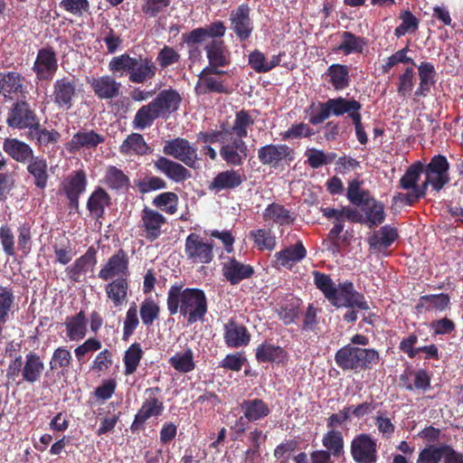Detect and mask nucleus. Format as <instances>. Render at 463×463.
<instances>
[{
  "mask_svg": "<svg viewBox=\"0 0 463 463\" xmlns=\"http://www.w3.org/2000/svg\"><path fill=\"white\" fill-rule=\"evenodd\" d=\"M44 369V364L36 354L30 353L25 356V362L23 363L22 376L23 380L33 383L37 382Z\"/></svg>",
  "mask_w": 463,
  "mask_h": 463,
  "instance_id": "obj_27",
  "label": "nucleus"
},
{
  "mask_svg": "<svg viewBox=\"0 0 463 463\" xmlns=\"http://www.w3.org/2000/svg\"><path fill=\"white\" fill-rule=\"evenodd\" d=\"M242 183L241 175L234 170L219 173L209 184V189L216 193L222 190L233 189Z\"/></svg>",
  "mask_w": 463,
  "mask_h": 463,
  "instance_id": "obj_25",
  "label": "nucleus"
},
{
  "mask_svg": "<svg viewBox=\"0 0 463 463\" xmlns=\"http://www.w3.org/2000/svg\"><path fill=\"white\" fill-rule=\"evenodd\" d=\"M185 254L194 263H210L213 260V245L205 242L198 234L191 233L185 240Z\"/></svg>",
  "mask_w": 463,
  "mask_h": 463,
  "instance_id": "obj_7",
  "label": "nucleus"
},
{
  "mask_svg": "<svg viewBox=\"0 0 463 463\" xmlns=\"http://www.w3.org/2000/svg\"><path fill=\"white\" fill-rule=\"evenodd\" d=\"M71 358V354L68 349L64 347H59L54 350L52 354L50 361V369L57 370L60 368H68L70 366Z\"/></svg>",
  "mask_w": 463,
  "mask_h": 463,
  "instance_id": "obj_54",
  "label": "nucleus"
},
{
  "mask_svg": "<svg viewBox=\"0 0 463 463\" xmlns=\"http://www.w3.org/2000/svg\"><path fill=\"white\" fill-rule=\"evenodd\" d=\"M158 110L155 108L152 102L141 107L136 113L133 127L137 129H144L150 127L153 122L160 118Z\"/></svg>",
  "mask_w": 463,
  "mask_h": 463,
  "instance_id": "obj_34",
  "label": "nucleus"
},
{
  "mask_svg": "<svg viewBox=\"0 0 463 463\" xmlns=\"http://www.w3.org/2000/svg\"><path fill=\"white\" fill-rule=\"evenodd\" d=\"M60 6L73 15L81 16L83 12L89 11L90 3L88 0H61Z\"/></svg>",
  "mask_w": 463,
  "mask_h": 463,
  "instance_id": "obj_64",
  "label": "nucleus"
},
{
  "mask_svg": "<svg viewBox=\"0 0 463 463\" xmlns=\"http://www.w3.org/2000/svg\"><path fill=\"white\" fill-rule=\"evenodd\" d=\"M163 151L165 155L173 156L189 167L195 168L196 166L198 161L197 148L184 138L177 137L166 141Z\"/></svg>",
  "mask_w": 463,
  "mask_h": 463,
  "instance_id": "obj_5",
  "label": "nucleus"
},
{
  "mask_svg": "<svg viewBox=\"0 0 463 463\" xmlns=\"http://www.w3.org/2000/svg\"><path fill=\"white\" fill-rule=\"evenodd\" d=\"M159 314V307L151 298L146 299L140 307V316L143 324L150 326L154 320L157 318Z\"/></svg>",
  "mask_w": 463,
  "mask_h": 463,
  "instance_id": "obj_56",
  "label": "nucleus"
},
{
  "mask_svg": "<svg viewBox=\"0 0 463 463\" xmlns=\"http://www.w3.org/2000/svg\"><path fill=\"white\" fill-rule=\"evenodd\" d=\"M343 444V437L339 431H328L323 438V445L335 456L342 453Z\"/></svg>",
  "mask_w": 463,
  "mask_h": 463,
  "instance_id": "obj_55",
  "label": "nucleus"
},
{
  "mask_svg": "<svg viewBox=\"0 0 463 463\" xmlns=\"http://www.w3.org/2000/svg\"><path fill=\"white\" fill-rule=\"evenodd\" d=\"M397 237L396 229L385 225L369 237L368 243L372 249L382 250L389 247Z\"/></svg>",
  "mask_w": 463,
  "mask_h": 463,
  "instance_id": "obj_30",
  "label": "nucleus"
},
{
  "mask_svg": "<svg viewBox=\"0 0 463 463\" xmlns=\"http://www.w3.org/2000/svg\"><path fill=\"white\" fill-rule=\"evenodd\" d=\"M169 363L180 373H188L194 369V355L191 349L175 354L170 358Z\"/></svg>",
  "mask_w": 463,
  "mask_h": 463,
  "instance_id": "obj_46",
  "label": "nucleus"
},
{
  "mask_svg": "<svg viewBox=\"0 0 463 463\" xmlns=\"http://www.w3.org/2000/svg\"><path fill=\"white\" fill-rule=\"evenodd\" d=\"M33 69L40 80H48L53 77L58 69V61L52 48L39 50Z\"/></svg>",
  "mask_w": 463,
  "mask_h": 463,
  "instance_id": "obj_8",
  "label": "nucleus"
},
{
  "mask_svg": "<svg viewBox=\"0 0 463 463\" xmlns=\"http://www.w3.org/2000/svg\"><path fill=\"white\" fill-rule=\"evenodd\" d=\"M181 101L180 95L173 90L161 91L156 98L151 101L161 117L172 113L178 109Z\"/></svg>",
  "mask_w": 463,
  "mask_h": 463,
  "instance_id": "obj_21",
  "label": "nucleus"
},
{
  "mask_svg": "<svg viewBox=\"0 0 463 463\" xmlns=\"http://www.w3.org/2000/svg\"><path fill=\"white\" fill-rule=\"evenodd\" d=\"M423 173L426 175V179L420 185V189L424 191V194H426V190L430 184L432 185L436 191H439L449 181V174L433 172L425 168Z\"/></svg>",
  "mask_w": 463,
  "mask_h": 463,
  "instance_id": "obj_50",
  "label": "nucleus"
},
{
  "mask_svg": "<svg viewBox=\"0 0 463 463\" xmlns=\"http://www.w3.org/2000/svg\"><path fill=\"white\" fill-rule=\"evenodd\" d=\"M256 358L260 363H281L286 360L287 354L280 346L264 343L256 349Z\"/></svg>",
  "mask_w": 463,
  "mask_h": 463,
  "instance_id": "obj_32",
  "label": "nucleus"
},
{
  "mask_svg": "<svg viewBox=\"0 0 463 463\" xmlns=\"http://www.w3.org/2000/svg\"><path fill=\"white\" fill-rule=\"evenodd\" d=\"M231 28L240 40H247L251 32L252 25L250 18V7L241 5L231 13Z\"/></svg>",
  "mask_w": 463,
  "mask_h": 463,
  "instance_id": "obj_12",
  "label": "nucleus"
},
{
  "mask_svg": "<svg viewBox=\"0 0 463 463\" xmlns=\"http://www.w3.org/2000/svg\"><path fill=\"white\" fill-rule=\"evenodd\" d=\"M420 87L415 91L416 96H424L429 91L435 75L434 66L429 62H422L419 66Z\"/></svg>",
  "mask_w": 463,
  "mask_h": 463,
  "instance_id": "obj_45",
  "label": "nucleus"
},
{
  "mask_svg": "<svg viewBox=\"0 0 463 463\" xmlns=\"http://www.w3.org/2000/svg\"><path fill=\"white\" fill-rule=\"evenodd\" d=\"M4 150L15 161L24 163L33 157V150L29 145L16 138H6Z\"/></svg>",
  "mask_w": 463,
  "mask_h": 463,
  "instance_id": "obj_28",
  "label": "nucleus"
},
{
  "mask_svg": "<svg viewBox=\"0 0 463 463\" xmlns=\"http://www.w3.org/2000/svg\"><path fill=\"white\" fill-rule=\"evenodd\" d=\"M142 222L145 228L146 238L156 240L161 233V226L165 222V218L154 210L146 207L142 213Z\"/></svg>",
  "mask_w": 463,
  "mask_h": 463,
  "instance_id": "obj_20",
  "label": "nucleus"
},
{
  "mask_svg": "<svg viewBox=\"0 0 463 463\" xmlns=\"http://www.w3.org/2000/svg\"><path fill=\"white\" fill-rule=\"evenodd\" d=\"M28 137L31 139H36L39 145L47 146L49 144L57 143L61 135L56 130H48L41 128L38 122L36 126L28 132Z\"/></svg>",
  "mask_w": 463,
  "mask_h": 463,
  "instance_id": "obj_42",
  "label": "nucleus"
},
{
  "mask_svg": "<svg viewBox=\"0 0 463 463\" xmlns=\"http://www.w3.org/2000/svg\"><path fill=\"white\" fill-rule=\"evenodd\" d=\"M128 273V258L123 250L111 256L105 267L100 269L99 277L109 280L117 276H126Z\"/></svg>",
  "mask_w": 463,
  "mask_h": 463,
  "instance_id": "obj_13",
  "label": "nucleus"
},
{
  "mask_svg": "<svg viewBox=\"0 0 463 463\" xmlns=\"http://www.w3.org/2000/svg\"><path fill=\"white\" fill-rule=\"evenodd\" d=\"M293 150L287 145H267L258 150L259 160L263 165L278 166L283 160H292Z\"/></svg>",
  "mask_w": 463,
  "mask_h": 463,
  "instance_id": "obj_10",
  "label": "nucleus"
},
{
  "mask_svg": "<svg viewBox=\"0 0 463 463\" xmlns=\"http://www.w3.org/2000/svg\"><path fill=\"white\" fill-rule=\"evenodd\" d=\"M67 335L72 341L82 339L87 333L86 317L80 311L74 317H68L65 322Z\"/></svg>",
  "mask_w": 463,
  "mask_h": 463,
  "instance_id": "obj_31",
  "label": "nucleus"
},
{
  "mask_svg": "<svg viewBox=\"0 0 463 463\" xmlns=\"http://www.w3.org/2000/svg\"><path fill=\"white\" fill-rule=\"evenodd\" d=\"M148 151L149 146L138 133L129 135L120 146V152L124 155H146Z\"/></svg>",
  "mask_w": 463,
  "mask_h": 463,
  "instance_id": "obj_33",
  "label": "nucleus"
},
{
  "mask_svg": "<svg viewBox=\"0 0 463 463\" xmlns=\"http://www.w3.org/2000/svg\"><path fill=\"white\" fill-rule=\"evenodd\" d=\"M352 455L357 463H375L376 444L366 434H361L352 442Z\"/></svg>",
  "mask_w": 463,
  "mask_h": 463,
  "instance_id": "obj_9",
  "label": "nucleus"
},
{
  "mask_svg": "<svg viewBox=\"0 0 463 463\" xmlns=\"http://www.w3.org/2000/svg\"><path fill=\"white\" fill-rule=\"evenodd\" d=\"M163 402L158 399L150 396L146 399L135 417V420L131 426L133 430L137 429L138 425H142L151 417H156L163 411Z\"/></svg>",
  "mask_w": 463,
  "mask_h": 463,
  "instance_id": "obj_26",
  "label": "nucleus"
},
{
  "mask_svg": "<svg viewBox=\"0 0 463 463\" xmlns=\"http://www.w3.org/2000/svg\"><path fill=\"white\" fill-rule=\"evenodd\" d=\"M424 172V165L421 162H416L411 165L402 176L400 180V185L404 190L411 189L414 191L415 188H420V185L417 184L420 174Z\"/></svg>",
  "mask_w": 463,
  "mask_h": 463,
  "instance_id": "obj_39",
  "label": "nucleus"
},
{
  "mask_svg": "<svg viewBox=\"0 0 463 463\" xmlns=\"http://www.w3.org/2000/svg\"><path fill=\"white\" fill-rule=\"evenodd\" d=\"M346 195L348 200L355 205H360L366 199L371 197L367 192L361 188L360 182L356 180L349 183Z\"/></svg>",
  "mask_w": 463,
  "mask_h": 463,
  "instance_id": "obj_62",
  "label": "nucleus"
},
{
  "mask_svg": "<svg viewBox=\"0 0 463 463\" xmlns=\"http://www.w3.org/2000/svg\"><path fill=\"white\" fill-rule=\"evenodd\" d=\"M314 282L318 289H320L324 296L329 299L333 297L335 287L329 276L320 273L319 271H313Z\"/></svg>",
  "mask_w": 463,
  "mask_h": 463,
  "instance_id": "obj_58",
  "label": "nucleus"
},
{
  "mask_svg": "<svg viewBox=\"0 0 463 463\" xmlns=\"http://www.w3.org/2000/svg\"><path fill=\"white\" fill-rule=\"evenodd\" d=\"M220 150L222 159L229 165H241L248 156V148L245 142L241 138H235L223 142Z\"/></svg>",
  "mask_w": 463,
  "mask_h": 463,
  "instance_id": "obj_11",
  "label": "nucleus"
},
{
  "mask_svg": "<svg viewBox=\"0 0 463 463\" xmlns=\"http://www.w3.org/2000/svg\"><path fill=\"white\" fill-rule=\"evenodd\" d=\"M329 108L333 111V115L341 116L345 113H348L350 116L354 111L359 112L361 109V104L355 99H346L345 98L339 97L336 99H329Z\"/></svg>",
  "mask_w": 463,
  "mask_h": 463,
  "instance_id": "obj_40",
  "label": "nucleus"
},
{
  "mask_svg": "<svg viewBox=\"0 0 463 463\" xmlns=\"http://www.w3.org/2000/svg\"><path fill=\"white\" fill-rule=\"evenodd\" d=\"M207 57L211 68L216 69L219 66H224L228 60L224 54L223 42L222 40L212 39L205 46Z\"/></svg>",
  "mask_w": 463,
  "mask_h": 463,
  "instance_id": "obj_35",
  "label": "nucleus"
},
{
  "mask_svg": "<svg viewBox=\"0 0 463 463\" xmlns=\"http://www.w3.org/2000/svg\"><path fill=\"white\" fill-rule=\"evenodd\" d=\"M167 308L171 315L180 312L187 317L189 324L203 320L207 312L204 292L198 288H184L182 285H173L168 291Z\"/></svg>",
  "mask_w": 463,
  "mask_h": 463,
  "instance_id": "obj_1",
  "label": "nucleus"
},
{
  "mask_svg": "<svg viewBox=\"0 0 463 463\" xmlns=\"http://www.w3.org/2000/svg\"><path fill=\"white\" fill-rule=\"evenodd\" d=\"M109 197L101 188L97 189L89 198L88 209L97 217L102 216L104 208L109 204Z\"/></svg>",
  "mask_w": 463,
  "mask_h": 463,
  "instance_id": "obj_47",
  "label": "nucleus"
},
{
  "mask_svg": "<svg viewBox=\"0 0 463 463\" xmlns=\"http://www.w3.org/2000/svg\"><path fill=\"white\" fill-rule=\"evenodd\" d=\"M86 184L87 179L83 171H77L68 177L64 184V190L70 201L71 209H79V196L85 191Z\"/></svg>",
  "mask_w": 463,
  "mask_h": 463,
  "instance_id": "obj_17",
  "label": "nucleus"
},
{
  "mask_svg": "<svg viewBox=\"0 0 463 463\" xmlns=\"http://www.w3.org/2000/svg\"><path fill=\"white\" fill-rule=\"evenodd\" d=\"M336 364L343 370L371 368L379 362V354L374 349L354 347L347 345L335 355Z\"/></svg>",
  "mask_w": 463,
  "mask_h": 463,
  "instance_id": "obj_2",
  "label": "nucleus"
},
{
  "mask_svg": "<svg viewBox=\"0 0 463 463\" xmlns=\"http://www.w3.org/2000/svg\"><path fill=\"white\" fill-rule=\"evenodd\" d=\"M156 74V67L146 58L135 59L129 74V80L135 83H142L152 79Z\"/></svg>",
  "mask_w": 463,
  "mask_h": 463,
  "instance_id": "obj_22",
  "label": "nucleus"
},
{
  "mask_svg": "<svg viewBox=\"0 0 463 463\" xmlns=\"http://www.w3.org/2000/svg\"><path fill=\"white\" fill-rule=\"evenodd\" d=\"M22 88L21 77L16 72H8L0 80V92L5 97L22 91Z\"/></svg>",
  "mask_w": 463,
  "mask_h": 463,
  "instance_id": "obj_48",
  "label": "nucleus"
},
{
  "mask_svg": "<svg viewBox=\"0 0 463 463\" xmlns=\"http://www.w3.org/2000/svg\"><path fill=\"white\" fill-rule=\"evenodd\" d=\"M27 170L34 179V184L39 188H44L48 181L46 161L40 157H32L27 165Z\"/></svg>",
  "mask_w": 463,
  "mask_h": 463,
  "instance_id": "obj_36",
  "label": "nucleus"
},
{
  "mask_svg": "<svg viewBox=\"0 0 463 463\" xmlns=\"http://www.w3.org/2000/svg\"><path fill=\"white\" fill-rule=\"evenodd\" d=\"M142 357V349L139 344H133L126 351L124 362H125V373L127 375L132 374L139 364Z\"/></svg>",
  "mask_w": 463,
  "mask_h": 463,
  "instance_id": "obj_51",
  "label": "nucleus"
},
{
  "mask_svg": "<svg viewBox=\"0 0 463 463\" xmlns=\"http://www.w3.org/2000/svg\"><path fill=\"white\" fill-rule=\"evenodd\" d=\"M332 305L340 307H357L362 310L369 309L363 295L354 290L353 283L345 281L335 288L333 297L328 299Z\"/></svg>",
  "mask_w": 463,
  "mask_h": 463,
  "instance_id": "obj_3",
  "label": "nucleus"
},
{
  "mask_svg": "<svg viewBox=\"0 0 463 463\" xmlns=\"http://www.w3.org/2000/svg\"><path fill=\"white\" fill-rule=\"evenodd\" d=\"M178 196L172 192L158 194L153 200V203L159 208H165L167 213L173 214L177 211Z\"/></svg>",
  "mask_w": 463,
  "mask_h": 463,
  "instance_id": "obj_53",
  "label": "nucleus"
},
{
  "mask_svg": "<svg viewBox=\"0 0 463 463\" xmlns=\"http://www.w3.org/2000/svg\"><path fill=\"white\" fill-rule=\"evenodd\" d=\"M306 253L305 247L298 241L277 252L275 258L278 265L291 268L296 262L302 260L306 257Z\"/></svg>",
  "mask_w": 463,
  "mask_h": 463,
  "instance_id": "obj_23",
  "label": "nucleus"
},
{
  "mask_svg": "<svg viewBox=\"0 0 463 463\" xmlns=\"http://www.w3.org/2000/svg\"><path fill=\"white\" fill-rule=\"evenodd\" d=\"M105 183L112 189H122L129 185V179L120 169L109 166L105 175Z\"/></svg>",
  "mask_w": 463,
  "mask_h": 463,
  "instance_id": "obj_49",
  "label": "nucleus"
},
{
  "mask_svg": "<svg viewBox=\"0 0 463 463\" xmlns=\"http://www.w3.org/2000/svg\"><path fill=\"white\" fill-rule=\"evenodd\" d=\"M361 211L364 214V222L370 229L374 228L384 222V206L373 197H369L361 203Z\"/></svg>",
  "mask_w": 463,
  "mask_h": 463,
  "instance_id": "obj_16",
  "label": "nucleus"
},
{
  "mask_svg": "<svg viewBox=\"0 0 463 463\" xmlns=\"http://www.w3.org/2000/svg\"><path fill=\"white\" fill-rule=\"evenodd\" d=\"M250 235L257 246L262 250H272L276 245V239L271 235L270 231L260 229L256 232H251Z\"/></svg>",
  "mask_w": 463,
  "mask_h": 463,
  "instance_id": "obj_60",
  "label": "nucleus"
},
{
  "mask_svg": "<svg viewBox=\"0 0 463 463\" xmlns=\"http://www.w3.org/2000/svg\"><path fill=\"white\" fill-rule=\"evenodd\" d=\"M108 297L118 307L122 305L127 298L128 283L126 279H120L109 283L106 288Z\"/></svg>",
  "mask_w": 463,
  "mask_h": 463,
  "instance_id": "obj_43",
  "label": "nucleus"
},
{
  "mask_svg": "<svg viewBox=\"0 0 463 463\" xmlns=\"http://www.w3.org/2000/svg\"><path fill=\"white\" fill-rule=\"evenodd\" d=\"M253 125V119L250 117L247 111L241 110L236 114L234 123L231 128H228L235 138L247 137V128Z\"/></svg>",
  "mask_w": 463,
  "mask_h": 463,
  "instance_id": "obj_44",
  "label": "nucleus"
},
{
  "mask_svg": "<svg viewBox=\"0 0 463 463\" xmlns=\"http://www.w3.org/2000/svg\"><path fill=\"white\" fill-rule=\"evenodd\" d=\"M94 93L102 99H112L119 95L121 84L110 76L88 80Z\"/></svg>",
  "mask_w": 463,
  "mask_h": 463,
  "instance_id": "obj_15",
  "label": "nucleus"
},
{
  "mask_svg": "<svg viewBox=\"0 0 463 463\" xmlns=\"http://www.w3.org/2000/svg\"><path fill=\"white\" fill-rule=\"evenodd\" d=\"M103 141V137L94 130L79 131L66 143L65 147L70 153H75L81 148H94Z\"/></svg>",
  "mask_w": 463,
  "mask_h": 463,
  "instance_id": "obj_14",
  "label": "nucleus"
},
{
  "mask_svg": "<svg viewBox=\"0 0 463 463\" xmlns=\"http://www.w3.org/2000/svg\"><path fill=\"white\" fill-rule=\"evenodd\" d=\"M327 73L330 76V82L335 90H343L348 86L349 71L346 66L333 64L328 68Z\"/></svg>",
  "mask_w": 463,
  "mask_h": 463,
  "instance_id": "obj_41",
  "label": "nucleus"
},
{
  "mask_svg": "<svg viewBox=\"0 0 463 463\" xmlns=\"http://www.w3.org/2000/svg\"><path fill=\"white\" fill-rule=\"evenodd\" d=\"M241 408L245 418L252 421L264 418L269 413L268 405L260 399L244 401Z\"/></svg>",
  "mask_w": 463,
  "mask_h": 463,
  "instance_id": "obj_37",
  "label": "nucleus"
},
{
  "mask_svg": "<svg viewBox=\"0 0 463 463\" xmlns=\"http://www.w3.org/2000/svg\"><path fill=\"white\" fill-rule=\"evenodd\" d=\"M155 167L175 183L184 182L191 177V173L184 165L164 156L155 161Z\"/></svg>",
  "mask_w": 463,
  "mask_h": 463,
  "instance_id": "obj_18",
  "label": "nucleus"
},
{
  "mask_svg": "<svg viewBox=\"0 0 463 463\" xmlns=\"http://www.w3.org/2000/svg\"><path fill=\"white\" fill-rule=\"evenodd\" d=\"M133 61L134 58L128 54H122L112 58L109 63V68L113 73L119 72L123 74V72L128 71L130 74Z\"/></svg>",
  "mask_w": 463,
  "mask_h": 463,
  "instance_id": "obj_59",
  "label": "nucleus"
},
{
  "mask_svg": "<svg viewBox=\"0 0 463 463\" xmlns=\"http://www.w3.org/2000/svg\"><path fill=\"white\" fill-rule=\"evenodd\" d=\"M39 122L35 112L24 100L15 102L8 112L6 124L9 128L31 131Z\"/></svg>",
  "mask_w": 463,
  "mask_h": 463,
  "instance_id": "obj_4",
  "label": "nucleus"
},
{
  "mask_svg": "<svg viewBox=\"0 0 463 463\" xmlns=\"http://www.w3.org/2000/svg\"><path fill=\"white\" fill-rule=\"evenodd\" d=\"M225 341L229 346L239 347L250 342V335L243 326L230 322L225 326Z\"/></svg>",
  "mask_w": 463,
  "mask_h": 463,
  "instance_id": "obj_29",
  "label": "nucleus"
},
{
  "mask_svg": "<svg viewBox=\"0 0 463 463\" xmlns=\"http://www.w3.org/2000/svg\"><path fill=\"white\" fill-rule=\"evenodd\" d=\"M232 133L229 129L214 130L211 132H200L197 135L198 140L203 143L226 142L232 139Z\"/></svg>",
  "mask_w": 463,
  "mask_h": 463,
  "instance_id": "obj_61",
  "label": "nucleus"
},
{
  "mask_svg": "<svg viewBox=\"0 0 463 463\" xmlns=\"http://www.w3.org/2000/svg\"><path fill=\"white\" fill-rule=\"evenodd\" d=\"M221 73H223V71L214 68L207 67L203 69L199 75V80L195 88L196 92L198 94H206L209 92H225V88L222 82L212 76V74Z\"/></svg>",
  "mask_w": 463,
  "mask_h": 463,
  "instance_id": "obj_19",
  "label": "nucleus"
},
{
  "mask_svg": "<svg viewBox=\"0 0 463 463\" xmlns=\"http://www.w3.org/2000/svg\"><path fill=\"white\" fill-rule=\"evenodd\" d=\"M263 218L265 221H272L279 225H288L294 221L290 213L278 203L269 204L263 213Z\"/></svg>",
  "mask_w": 463,
  "mask_h": 463,
  "instance_id": "obj_38",
  "label": "nucleus"
},
{
  "mask_svg": "<svg viewBox=\"0 0 463 463\" xmlns=\"http://www.w3.org/2000/svg\"><path fill=\"white\" fill-rule=\"evenodd\" d=\"M401 19L402 20V24L395 29V35L397 37H401L410 31L417 30L419 21L410 11H404L401 15Z\"/></svg>",
  "mask_w": 463,
  "mask_h": 463,
  "instance_id": "obj_63",
  "label": "nucleus"
},
{
  "mask_svg": "<svg viewBox=\"0 0 463 463\" xmlns=\"http://www.w3.org/2000/svg\"><path fill=\"white\" fill-rule=\"evenodd\" d=\"M78 79L75 76H63L53 83V101L59 108L69 109L77 94Z\"/></svg>",
  "mask_w": 463,
  "mask_h": 463,
  "instance_id": "obj_6",
  "label": "nucleus"
},
{
  "mask_svg": "<svg viewBox=\"0 0 463 463\" xmlns=\"http://www.w3.org/2000/svg\"><path fill=\"white\" fill-rule=\"evenodd\" d=\"M364 44L365 43L363 38L357 37L349 32H345L343 33V41L337 49L347 54L354 52H361Z\"/></svg>",
  "mask_w": 463,
  "mask_h": 463,
  "instance_id": "obj_52",
  "label": "nucleus"
},
{
  "mask_svg": "<svg viewBox=\"0 0 463 463\" xmlns=\"http://www.w3.org/2000/svg\"><path fill=\"white\" fill-rule=\"evenodd\" d=\"M444 453V445L430 446L422 449L416 463H439Z\"/></svg>",
  "mask_w": 463,
  "mask_h": 463,
  "instance_id": "obj_57",
  "label": "nucleus"
},
{
  "mask_svg": "<svg viewBox=\"0 0 463 463\" xmlns=\"http://www.w3.org/2000/svg\"><path fill=\"white\" fill-rule=\"evenodd\" d=\"M252 274L253 269L250 265H245L234 259L224 263L223 275L233 285L250 278Z\"/></svg>",
  "mask_w": 463,
  "mask_h": 463,
  "instance_id": "obj_24",
  "label": "nucleus"
}]
</instances>
